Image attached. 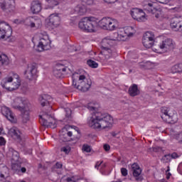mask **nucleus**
<instances>
[{"mask_svg": "<svg viewBox=\"0 0 182 182\" xmlns=\"http://www.w3.org/2000/svg\"><path fill=\"white\" fill-rule=\"evenodd\" d=\"M113 123V117L108 114L95 112L89 122L90 127L92 129H107Z\"/></svg>", "mask_w": 182, "mask_h": 182, "instance_id": "obj_1", "label": "nucleus"}, {"mask_svg": "<svg viewBox=\"0 0 182 182\" xmlns=\"http://www.w3.org/2000/svg\"><path fill=\"white\" fill-rule=\"evenodd\" d=\"M124 36L115 33H114V36H111L109 39L103 40L101 48L106 59H110V58H114L116 56V51L111 49V46H113L112 41H124Z\"/></svg>", "mask_w": 182, "mask_h": 182, "instance_id": "obj_2", "label": "nucleus"}, {"mask_svg": "<svg viewBox=\"0 0 182 182\" xmlns=\"http://www.w3.org/2000/svg\"><path fill=\"white\" fill-rule=\"evenodd\" d=\"M29 106L30 105L28 103V101H23L21 98L16 99L14 103L12 104L14 109H18L21 112L22 123H28L31 120Z\"/></svg>", "mask_w": 182, "mask_h": 182, "instance_id": "obj_3", "label": "nucleus"}, {"mask_svg": "<svg viewBox=\"0 0 182 182\" xmlns=\"http://www.w3.org/2000/svg\"><path fill=\"white\" fill-rule=\"evenodd\" d=\"M76 75L77 77H78L77 80L75 79ZM73 86L81 92H87L90 89V86H92V80L86 78V76L83 75L75 74L73 77Z\"/></svg>", "mask_w": 182, "mask_h": 182, "instance_id": "obj_4", "label": "nucleus"}, {"mask_svg": "<svg viewBox=\"0 0 182 182\" xmlns=\"http://www.w3.org/2000/svg\"><path fill=\"white\" fill-rule=\"evenodd\" d=\"M78 26L86 32H95L97 23L95 17H85L79 22Z\"/></svg>", "mask_w": 182, "mask_h": 182, "instance_id": "obj_5", "label": "nucleus"}, {"mask_svg": "<svg viewBox=\"0 0 182 182\" xmlns=\"http://www.w3.org/2000/svg\"><path fill=\"white\" fill-rule=\"evenodd\" d=\"M162 39L160 44V53H168L171 50H174L176 48V43L171 38H164L161 36Z\"/></svg>", "mask_w": 182, "mask_h": 182, "instance_id": "obj_6", "label": "nucleus"}, {"mask_svg": "<svg viewBox=\"0 0 182 182\" xmlns=\"http://www.w3.org/2000/svg\"><path fill=\"white\" fill-rule=\"evenodd\" d=\"M156 42V36L151 31H147L144 33L142 38V43L144 48L146 49H150L153 48L154 43Z\"/></svg>", "mask_w": 182, "mask_h": 182, "instance_id": "obj_7", "label": "nucleus"}, {"mask_svg": "<svg viewBox=\"0 0 182 182\" xmlns=\"http://www.w3.org/2000/svg\"><path fill=\"white\" fill-rule=\"evenodd\" d=\"M0 9L6 14L15 12V0H0Z\"/></svg>", "mask_w": 182, "mask_h": 182, "instance_id": "obj_8", "label": "nucleus"}, {"mask_svg": "<svg viewBox=\"0 0 182 182\" xmlns=\"http://www.w3.org/2000/svg\"><path fill=\"white\" fill-rule=\"evenodd\" d=\"M14 80V77H6L1 81V86L6 90L9 92H12V90H16V89H19V86H21V82L19 80H17L16 82H14L13 85L9 87L8 86V83H11Z\"/></svg>", "mask_w": 182, "mask_h": 182, "instance_id": "obj_9", "label": "nucleus"}, {"mask_svg": "<svg viewBox=\"0 0 182 182\" xmlns=\"http://www.w3.org/2000/svg\"><path fill=\"white\" fill-rule=\"evenodd\" d=\"M36 73H38V67L35 63L28 65L27 68L24 72L26 78L30 81L36 79Z\"/></svg>", "mask_w": 182, "mask_h": 182, "instance_id": "obj_10", "label": "nucleus"}, {"mask_svg": "<svg viewBox=\"0 0 182 182\" xmlns=\"http://www.w3.org/2000/svg\"><path fill=\"white\" fill-rule=\"evenodd\" d=\"M131 16L133 19H135L138 22H146L147 21L146 13L138 8H134L131 10Z\"/></svg>", "mask_w": 182, "mask_h": 182, "instance_id": "obj_11", "label": "nucleus"}, {"mask_svg": "<svg viewBox=\"0 0 182 182\" xmlns=\"http://www.w3.org/2000/svg\"><path fill=\"white\" fill-rule=\"evenodd\" d=\"M12 33V28L5 21H0V39L9 38V35Z\"/></svg>", "mask_w": 182, "mask_h": 182, "instance_id": "obj_12", "label": "nucleus"}, {"mask_svg": "<svg viewBox=\"0 0 182 182\" xmlns=\"http://www.w3.org/2000/svg\"><path fill=\"white\" fill-rule=\"evenodd\" d=\"M37 48L38 52L49 50L50 49V40H49V37L48 36H43L40 38Z\"/></svg>", "mask_w": 182, "mask_h": 182, "instance_id": "obj_13", "label": "nucleus"}, {"mask_svg": "<svg viewBox=\"0 0 182 182\" xmlns=\"http://www.w3.org/2000/svg\"><path fill=\"white\" fill-rule=\"evenodd\" d=\"M40 122H42L46 127H53V129H55V119L50 116L49 112L44 113L43 115L40 116Z\"/></svg>", "mask_w": 182, "mask_h": 182, "instance_id": "obj_14", "label": "nucleus"}, {"mask_svg": "<svg viewBox=\"0 0 182 182\" xmlns=\"http://www.w3.org/2000/svg\"><path fill=\"white\" fill-rule=\"evenodd\" d=\"M161 112L162 115L161 116L162 120L166 122V123H171V122H174V114L170 112V108L167 107H163L161 109Z\"/></svg>", "mask_w": 182, "mask_h": 182, "instance_id": "obj_15", "label": "nucleus"}, {"mask_svg": "<svg viewBox=\"0 0 182 182\" xmlns=\"http://www.w3.org/2000/svg\"><path fill=\"white\" fill-rule=\"evenodd\" d=\"M1 114L3 116H5L9 122L11 123H16L17 119L16 117H15V114L11 111V109L7 107H2L1 109Z\"/></svg>", "mask_w": 182, "mask_h": 182, "instance_id": "obj_16", "label": "nucleus"}, {"mask_svg": "<svg viewBox=\"0 0 182 182\" xmlns=\"http://www.w3.org/2000/svg\"><path fill=\"white\" fill-rule=\"evenodd\" d=\"M170 26L175 32H182V21L177 17H173L171 20Z\"/></svg>", "mask_w": 182, "mask_h": 182, "instance_id": "obj_17", "label": "nucleus"}, {"mask_svg": "<svg viewBox=\"0 0 182 182\" xmlns=\"http://www.w3.org/2000/svg\"><path fill=\"white\" fill-rule=\"evenodd\" d=\"M65 72H66V67L63 64L59 63L55 65L53 73L57 79H60V77H63Z\"/></svg>", "mask_w": 182, "mask_h": 182, "instance_id": "obj_18", "label": "nucleus"}, {"mask_svg": "<svg viewBox=\"0 0 182 182\" xmlns=\"http://www.w3.org/2000/svg\"><path fill=\"white\" fill-rule=\"evenodd\" d=\"M9 134L14 139V140H17L18 141H21L22 140V133L19 130V129L16 128V127H13L9 130Z\"/></svg>", "mask_w": 182, "mask_h": 182, "instance_id": "obj_19", "label": "nucleus"}, {"mask_svg": "<svg viewBox=\"0 0 182 182\" xmlns=\"http://www.w3.org/2000/svg\"><path fill=\"white\" fill-rule=\"evenodd\" d=\"M49 18V23L53 28H58L60 25V17L58 14H53Z\"/></svg>", "mask_w": 182, "mask_h": 182, "instance_id": "obj_20", "label": "nucleus"}, {"mask_svg": "<svg viewBox=\"0 0 182 182\" xmlns=\"http://www.w3.org/2000/svg\"><path fill=\"white\" fill-rule=\"evenodd\" d=\"M31 11L33 14H39L42 11V3L39 0H34L31 2Z\"/></svg>", "mask_w": 182, "mask_h": 182, "instance_id": "obj_21", "label": "nucleus"}, {"mask_svg": "<svg viewBox=\"0 0 182 182\" xmlns=\"http://www.w3.org/2000/svg\"><path fill=\"white\" fill-rule=\"evenodd\" d=\"M99 26L105 31H109L110 29V18L105 17L99 21Z\"/></svg>", "mask_w": 182, "mask_h": 182, "instance_id": "obj_22", "label": "nucleus"}, {"mask_svg": "<svg viewBox=\"0 0 182 182\" xmlns=\"http://www.w3.org/2000/svg\"><path fill=\"white\" fill-rule=\"evenodd\" d=\"M41 20H36L33 17H28L24 21L25 25L26 26H30L31 28H35V25H39Z\"/></svg>", "mask_w": 182, "mask_h": 182, "instance_id": "obj_23", "label": "nucleus"}, {"mask_svg": "<svg viewBox=\"0 0 182 182\" xmlns=\"http://www.w3.org/2000/svg\"><path fill=\"white\" fill-rule=\"evenodd\" d=\"M128 93L129 96H132V97L139 96V95H140V90H139L137 85L133 84L132 86H130L128 90Z\"/></svg>", "mask_w": 182, "mask_h": 182, "instance_id": "obj_24", "label": "nucleus"}, {"mask_svg": "<svg viewBox=\"0 0 182 182\" xmlns=\"http://www.w3.org/2000/svg\"><path fill=\"white\" fill-rule=\"evenodd\" d=\"M148 6H149L148 8V11L153 15H155V18L159 19V18H160V16L159 15V14L160 13V10H159L156 7H153V4L151 3H149Z\"/></svg>", "mask_w": 182, "mask_h": 182, "instance_id": "obj_25", "label": "nucleus"}, {"mask_svg": "<svg viewBox=\"0 0 182 182\" xmlns=\"http://www.w3.org/2000/svg\"><path fill=\"white\" fill-rule=\"evenodd\" d=\"M119 28V21L114 18H109V31H116Z\"/></svg>", "mask_w": 182, "mask_h": 182, "instance_id": "obj_26", "label": "nucleus"}, {"mask_svg": "<svg viewBox=\"0 0 182 182\" xmlns=\"http://www.w3.org/2000/svg\"><path fill=\"white\" fill-rule=\"evenodd\" d=\"M75 12L80 16L85 15L86 14V7L83 5H78L75 7Z\"/></svg>", "mask_w": 182, "mask_h": 182, "instance_id": "obj_27", "label": "nucleus"}, {"mask_svg": "<svg viewBox=\"0 0 182 182\" xmlns=\"http://www.w3.org/2000/svg\"><path fill=\"white\" fill-rule=\"evenodd\" d=\"M132 171L134 177H136V181H143V176H139L141 174V169L140 168L138 169H134Z\"/></svg>", "mask_w": 182, "mask_h": 182, "instance_id": "obj_28", "label": "nucleus"}, {"mask_svg": "<svg viewBox=\"0 0 182 182\" xmlns=\"http://www.w3.org/2000/svg\"><path fill=\"white\" fill-rule=\"evenodd\" d=\"M0 62L2 65H9V58L6 55L0 53Z\"/></svg>", "mask_w": 182, "mask_h": 182, "instance_id": "obj_29", "label": "nucleus"}, {"mask_svg": "<svg viewBox=\"0 0 182 182\" xmlns=\"http://www.w3.org/2000/svg\"><path fill=\"white\" fill-rule=\"evenodd\" d=\"M11 163H19V153L16 151L12 152Z\"/></svg>", "mask_w": 182, "mask_h": 182, "instance_id": "obj_30", "label": "nucleus"}, {"mask_svg": "<svg viewBox=\"0 0 182 182\" xmlns=\"http://www.w3.org/2000/svg\"><path fill=\"white\" fill-rule=\"evenodd\" d=\"M11 169L16 173H19V170H21V164L18 162H11Z\"/></svg>", "mask_w": 182, "mask_h": 182, "instance_id": "obj_31", "label": "nucleus"}, {"mask_svg": "<svg viewBox=\"0 0 182 182\" xmlns=\"http://www.w3.org/2000/svg\"><path fill=\"white\" fill-rule=\"evenodd\" d=\"M87 65H88V66H90V68H92V69H96L99 66V64L93 60H88L87 61Z\"/></svg>", "mask_w": 182, "mask_h": 182, "instance_id": "obj_32", "label": "nucleus"}, {"mask_svg": "<svg viewBox=\"0 0 182 182\" xmlns=\"http://www.w3.org/2000/svg\"><path fill=\"white\" fill-rule=\"evenodd\" d=\"M87 108L88 109V110H90L91 112H95V110H97V105L90 102L87 105Z\"/></svg>", "mask_w": 182, "mask_h": 182, "instance_id": "obj_33", "label": "nucleus"}, {"mask_svg": "<svg viewBox=\"0 0 182 182\" xmlns=\"http://www.w3.org/2000/svg\"><path fill=\"white\" fill-rule=\"evenodd\" d=\"M161 161L162 163H170L171 161V159L170 158V154H165L161 159Z\"/></svg>", "mask_w": 182, "mask_h": 182, "instance_id": "obj_34", "label": "nucleus"}, {"mask_svg": "<svg viewBox=\"0 0 182 182\" xmlns=\"http://www.w3.org/2000/svg\"><path fill=\"white\" fill-rule=\"evenodd\" d=\"M48 4H49V6L50 8H53V6H56L59 5V2L56 0H46Z\"/></svg>", "mask_w": 182, "mask_h": 182, "instance_id": "obj_35", "label": "nucleus"}, {"mask_svg": "<svg viewBox=\"0 0 182 182\" xmlns=\"http://www.w3.org/2000/svg\"><path fill=\"white\" fill-rule=\"evenodd\" d=\"M160 151V147L159 146H154L152 148H149L148 149V151H149V153H159V151Z\"/></svg>", "mask_w": 182, "mask_h": 182, "instance_id": "obj_36", "label": "nucleus"}, {"mask_svg": "<svg viewBox=\"0 0 182 182\" xmlns=\"http://www.w3.org/2000/svg\"><path fill=\"white\" fill-rule=\"evenodd\" d=\"M60 151H63V153H65V154H69V153L70 152V146H63L60 149Z\"/></svg>", "mask_w": 182, "mask_h": 182, "instance_id": "obj_37", "label": "nucleus"}, {"mask_svg": "<svg viewBox=\"0 0 182 182\" xmlns=\"http://www.w3.org/2000/svg\"><path fill=\"white\" fill-rule=\"evenodd\" d=\"M133 28L128 27L124 30L125 34L127 36H133V33L130 32V31H132Z\"/></svg>", "mask_w": 182, "mask_h": 182, "instance_id": "obj_38", "label": "nucleus"}, {"mask_svg": "<svg viewBox=\"0 0 182 182\" xmlns=\"http://www.w3.org/2000/svg\"><path fill=\"white\" fill-rule=\"evenodd\" d=\"M82 150H84V151H86V153H90V151H92V149L90 148V146L87 144H84L82 146Z\"/></svg>", "mask_w": 182, "mask_h": 182, "instance_id": "obj_39", "label": "nucleus"}, {"mask_svg": "<svg viewBox=\"0 0 182 182\" xmlns=\"http://www.w3.org/2000/svg\"><path fill=\"white\" fill-rule=\"evenodd\" d=\"M62 166L63 165L60 162H57L52 168L53 171H56V169L58 168H62Z\"/></svg>", "mask_w": 182, "mask_h": 182, "instance_id": "obj_40", "label": "nucleus"}, {"mask_svg": "<svg viewBox=\"0 0 182 182\" xmlns=\"http://www.w3.org/2000/svg\"><path fill=\"white\" fill-rule=\"evenodd\" d=\"M39 100L41 102V106H43V107L46 106V105H48V103H49L48 102V100H46V99L42 98V96H41L39 97Z\"/></svg>", "mask_w": 182, "mask_h": 182, "instance_id": "obj_41", "label": "nucleus"}, {"mask_svg": "<svg viewBox=\"0 0 182 182\" xmlns=\"http://www.w3.org/2000/svg\"><path fill=\"white\" fill-rule=\"evenodd\" d=\"M65 112L66 117H70V116H72V109L70 108H65Z\"/></svg>", "mask_w": 182, "mask_h": 182, "instance_id": "obj_42", "label": "nucleus"}, {"mask_svg": "<svg viewBox=\"0 0 182 182\" xmlns=\"http://www.w3.org/2000/svg\"><path fill=\"white\" fill-rule=\"evenodd\" d=\"M152 50H153L154 52H155L156 53H160V52H159V50H160V46H156L155 44H154V45L152 46Z\"/></svg>", "mask_w": 182, "mask_h": 182, "instance_id": "obj_43", "label": "nucleus"}, {"mask_svg": "<svg viewBox=\"0 0 182 182\" xmlns=\"http://www.w3.org/2000/svg\"><path fill=\"white\" fill-rule=\"evenodd\" d=\"M42 99H46L48 103H50V102H52V97L48 95H42Z\"/></svg>", "mask_w": 182, "mask_h": 182, "instance_id": "obj_44", "label": "nucleus"}, {"mask_svg": "<svg viewBox=\"0 0 182 182\" xmlns=\"http://www.w3.org/2000/svg\"><path fill=\"white\" fill-rule=\"evenodd\" d=\"M178 157H180V156L176 152H173L170 154L171 160V159H178Z\"/></svg>", "mask_w": 182, "mask_h": 182, "instance_id": "obj_45", "label": "nucleus"}, {"mask_svg": "<svg viewBox=\"0 0 182 182\" xmlns=\"http://www.w3.org/2000/svg\"><path fill=\"white\" fill-rule=\"evenodd\" d=\"M60 139L63 141H70V139L68 138V135H61Z\"/></svg>", "mask_w": 182, "mask_h": 182, "instance_id": "obj_46", "label": "nucleus"}, {"mask_svg": "<svg viewBox=\"0 0 182 182\" xmlns=\"http://www.w3.org/2000/svg\"><path fill=\"white\" fill-rule=\"evenodd\" d=\"M168 171H170L169 166H167V170L166 171L167 180H168L170 178V177H171V173H170Z\"/></svg>", "mask_w": 182, "mask_h": 182, "instance_id": "obj_47", "label": "nucleus"}, {"mask_svg": "<svg viewBox=\"0 0 182 182\" xmlns=\"http://www.w3.org/2000/svg\"><path fill=\"white\" fill-rule=\"evenodd\" d=\"M176 140L178 143H182V132L176 135Z\"/></svg>", "mask_w": 182, "mask_h": 182, "instance_id": "obj_48", "label": "nucleus"}, {"mask_svg": "<svg viewBox=\"0 0 182 182\" xmlns=\"http://www.w3.org/2000/svg\"><path fill=\"white\" fill-rule=\"evenodd\" d=\"M121 173L124 177H126L127 176V169L126 168H122Z\"/></svg>", "mask_w": 182, "mask_h": 182, "instance_id": "obj_49", "label": "nucleus"}, {"mask_svg": "<svg viewBox=\"0 0 182 182\" xmlns=\"http://www.w3.org/2000/svg\"><path fill=\"white\" fill-rule=\"evenodd\" d=\"M131 167L132 168V171L134 170H137V169L140 168V166H139V165L136 163L133 164Z\"/></svg>", "mask_w": 182, "mask_h": 182, "instance_id": "obj_50", "label": "nucleus"}, {"mask_svg": "<svg viewBox=\"0 0 182 182\" xmlns=\"http://www.w3.org/2000/svg\"><path fill=\"white\" fill-rule=\"evenodd\" d=\"M5 143H6L5 139L2 136H0V146H5Z\"/></svg>", "mask_w": 182, "mask_h": 182, "instance_id": "obj_51", "label": "nucleus"}, {"mask_svg": "<svg viewBox=\"0 0 182 182\" xmlns=\"http://www.w3.org/2000/svg\"><path fill=\"white\" fill-rule=\"evenodd\" d=\"M177 170H178V172L179 173V174L182 175V162L179 164Z\"/></svg>", "mask_w": 182, "mask_h": 182, "instance_id": "obj_52", "label": "nucleus"}, {"mask_svg": "<svg viewBox=\"0 0 182 182\" xmlns=\"http://www.w3.org/2000/svg\"><path fill=\"white\" fill-rule=\"evenodd\" d=\"M87 5H93V0H83Z\"/></svg>", "mask_w": 182, "mask_h": 182, "instance_id": "obj_53", "label": "nucleus"}, {"mask_svg": "<svg viewBox=\"0 0 182 182\" xmlns=\"http://www.w3.org/2000/svg\"><path fill=\"white\" fill-rule=\"evenodd\" d=\"M104 150H105V151H109V150H110V145L109 144H104Z\"/></svg>", "mask_w": 182, "mask_h": 182, "instance_id": "obj_54", "label": "nucleus"}, {"mask_svg": "<svg viewBox=\"0 0 182 182\" xmlns=\"http://www.w3.org/2000/svg\"><path fill=\"white\" fill-rule=\"evenodd\" d=\"M104 2L106 4H114L115 2H117V0H104Z\"/></svg>", "mask_w": 182, "mask_h": 182, "instance_id": "obj_55", "label": "nucleus"}, {"mask_svg": "<svg viewBox=\"0 0 182 182\" xmlns=\"http://www.w3.org/2000/svg\"><path fill=\"white\" fill-rule=\"evenodd\" d=\"M102 164L103 161H102L101 162L97 161L95 166V168H97V170H99V167H100V166H102Z\"/></svg>", "mask_w": 182, "mask_h": 182, "instance_id": "obj_56", "label": "nucleus"}, {"mask_svg": "<svg viewBox=\"0 0 182 182\" xmlns=\"http://www.w3.org/2000/svg\"><path fill=\"white\" fill-rule=\"evenodd\" d=\"M19 173H26V168L20 166Z\"/></svg>", "mask_w": 182, "mask_h": 182, "instance_id": "obj_57", "label": "nucleus"}, {"mask_svg": "<svg viewBox=\"0 0 182 182\" xmlns=\"http://www.w3.org/2000/svg\"><path fill=\"white\" fill-rule=\"evenodd\" d=\"M67 182H75V180H73V178H68L66 179Z\"/></svg>", "mask_w": 182, "mask_h": 182, "instance_id": "obj_58", "label": "nucleus"}, {"mask_svg": "<svg viewBox=\"0 0 182 182\" xmlns=\"http://www.w3.org/2000/svg\"><path fill=\"white\" fill-rule=\"evenodd\" d=\"M14 23H17V25H19V24L22 23V21H21L18 19H16V20H14Z\"/></svg>", "mask_w": 182, "mask_h": 182, "instance_id": "obj_59", "label": "nucleus"}, {"mask_svg": "<svg viewBox=\"0 0 182 182\" xmlns=\"http://www.w3.org/2000/svg\"><path fill=\"white\" fill-rule=\"evenodd\" d=\"M67 136H68V137H72V132H68L67 133Z\"/></svg>", "mask_w": 182, "mask_h": 182, "instance_id": "obj_60", "label": "nucleus"}, {"mask_svg": "<svg viewBox=\"0 0 182 182\" xmlns=\"http://www.w3.org/2000/svg\"><path fill=\"white\" fill-rule=\"evenodd\" d=\"M170 0H165V2L161 1L160 4H168Z\"/></svg>", "mask_w": 182, "mask_h": 182, "instance_id": "obj_61", "label": "nucleus"}, {"mask_svg": "<svg viewBox=\"0 0 182 182\" xmlns=\"http://www.w3.org/2000/svg\"><path fill=\"white\" fill-rule=\"evenodd\" d=\"M0 177H1V178H5V175H4L3 173H1V174H0Z\"/></svg>", "mask_w": 182, "mask_h": 182, "instance_id": "obj_62", "label": "nucleus"}, {"mask_svg": "<svg viewBox=\"0 0 182 182\" xmlns=\"http://www.w3.org/2000/svg\"><path fill=\"white\" fill-rule=\"evenodd\" d=\"M161 182H167V181H166V179H162Z\"/></svg>", "mask_w": 182, "mask_h": 182, "instance_id": "obj_63", "label": "nucleus"}, {"mask_svg": "<svg viewBox=\"0 0 182 182\" xmlns=\"http://www.w3.org/2000/svg\"><path fill=\"white\" fill-rule=\"evenodd\" d=\"M2 133V129L0 128V134Z\"/></svg>", "mask_w": 182, "mask_h": 182, "instance_id": "obj_64", "label": "nucleus"}]
</instances>
